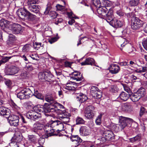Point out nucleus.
Here are the masks:
<instances>
[{
    "label": "nucleus",
    "instance_id": "1",
    "mask_svg": "<svg viewBox=\"0 0 147 147\" xmlns=\"http://www.w3.org/2000/svg\"><path fill=\"white\" fill-rule=\"evenodd\" d=\"M53 104H49L45 103L43 105H38L34 108L35 111H38L39 112H42L47 117L51 116L50 114L51 112H55V109L53 107Z\"/></svg>",
    "mask_w": 147,
    "mask_h": 147
},
{
    "label": "nucleus",
    "instance_id": "2",
    "mask_svg": "<svg viewBox=\"0 0 147 147\" xmlns=\"http://www.w3.org/2000/svg\"><path fill=\"white\" fill-rule=\"evenodd\" d=\"M38 0H28L27 6L28 10L31 12L34 13H38L40 7L36 5L38 3Z\"/></svg>",
    "mask_w": 147,
    "mask_h": 147
},
{
    "label": "nucleus",
    "instance_id": "3",
    "mask_svg": "<svg viewBox=\"0 0 147 147\" xmlns=\"http://www.w3.org/2000/svg\"><path fill=\"white\" fill-rule=\"evenodd\" d=\"M33 94L32 90L29 88H26L22 90L17 94V97L20 99L28 98Z\"/></svg>",
    "mask_w": 147,
    "mask_h": 147
},
{
    "label": "nucleus",
    "instance_id": "4",
    "mask_svg": "<svg viewBox=\"0 0 147 147\" xmlns=\"http://www.w3.org/2000/svg\"><path fill=\"white\" fill-rule=\"evenodd\" d=\"M58 117L61 120H62L65 123H68L70 121V117L71 114L67 112L65 110L62 111L60 109H58L57 111Z\"/></svg>",
    "mask_w": 147,
    "mask_h": 147
},
{
    "label": "nucleus",
    "instance_id": "5",
    "mask_svg": "<svg viewBox=\"0 0 147 147\" xmlns=\"http://www.w3.org/2000/svg\"><path fill=\"white\" fill-rule=\"evenodd\" d=\"M38 78L39 80L42 81H46L50 82H53L52 79L53 78V76L50 71L40 72L38 74Z\"/></svg>",
    "mask_w": 147,
    "mask_h": 147
},
{
    "label": "nucleus",
    "instance_id": "6",
    "mask_svg": "<svg viewBox=\"0 0 147 147\" xmlns=\"http://www.w3.org/2000/svg\"><path fill=\"white\" fill-rule=\"evenodd\" d=\"M95 108L92 105L87 106L85 110V117L87 119H90L92 118L96 114Z\"/></svg>",
    "mask_w": 147,
    "mask_h": 147
},
{
    "label": "nucleus",
    "instance_id": "7",
    "mask_svg": "<svg viewBox=\"0 0 147 147\" xmlns=\"http://www.w3.org/2000/svg\"><path fill=\"white\" fill-rule=\"evenodd\" d=\"M119 130H121L124 128L127 125V123H130L133 120L132 119L129 118L125 117L123 116H120L119 117Z\"/></svg>",
    "mask_w": 147,
    "mask_h": 147
},
{
    "label": "nucleus",
    "instance_id": "8",
    "mask_svg": "<svg viewBox=\"0 0 147 147\" xmlns=\"http://www.w3.org/2000/svg\"><path fill=\"white\" fill-rule=\"evenodd\" d=\"M143 22L137 18H133L131 20V28L134 30L138 29L143 26Z\"/></svg>",
    "mask_w": 147,
    "mask_h": 147
},
{
    "label": "nucleus",
    "instance_id": "9",
    "mask_svg": "<svg viewBox=\"0 0 147 147\" xmlns=\"http://www.w3.org/2000/svg\"><path fill=\"white\" fill-rule=\"evenodd\" d=\"M30 111L26 114V117L28 119H31L34 121L36 119L41 118V117L40 113L38 111Z\"/></svg>",
    "mask_w": 147,
    "mask_h": 147
},
{
    "label": "nucleus",
    "instance_id": "10",
    "mask_svg": "<svg viewBox=\"0 0 147 147\" xmlns=\"http://www.w3.org/2000/svg\"><path fill=\"white\" fill-rule=\"evenodd\" d=\"M20 70L18 67L11 65L9 68L5 69V72L7 75H13L17 73Z\"/></svg>",
    "mask_w": 147,
    "mask_h": 147
},
{
    "label": "nucleus",
    "instance_id": "11",
    "mask_svg": "<svg viewBox=\"0 0 147 147\" xmlns=\"http://www.w3.org/2000/svg\"><path fill=\"white\" fill-rule=\"evenodd\" d=\"M9 123L11 126H17L19 125V117L16 115L9 116L7 117Z\"/></svg>",
    "mask_w": 147,
    "mask_h": 147
},
{
    "label": "nucleus",
    "instance_id": "12",
    "mask_svg": "<svg viewBox=\"0 0 147 147\" xmlns=\"http://www.w3.org/2000/svg\"><path fill=\"white\" fill-rule=\"evenodd\" d=\"M28 11L25 8L23 7L18 9L16 13L20 18L25 20Z\"/></svg>",
    "mask_w": 147,
    "mask_h": 147
},
{
    "label": "nucleus",
    "instance_id": "13",
    "mask_svg": "<svg viewBox=\"0 0 147 147\" xmlns=\"http://www.w3.org/2000/svg\"><path fill=\"white\" fill-rule=\"evenodd\" d=\"M44 130L47 134V137L54 136L55 134L54 133L55 130L50 125H46L44 127Z\"/></svg>",
    "mask_w": 147,
    "mask_h": 147
},
{
    "label": "nucleus",
    "instance_id": "14",
    "mask_svg": "<svg viewBox=\"0 0 147 147\" xmlns=\"http://www.w3.org/2000/svg\"><path fill=\"white\" fill-rule=\"evenodd\" d=\"M10 30L13 34H17L20 32L22 28L20 24L14 23L11 24Z\"/></svg>",
    "mask_w": 147,
    "mask_h": 147
},
{
    "label": "nucleus",
    "instance_id": "15",
    "mask_svg": "<svg viewBox=\"0 0 147 147\" xmlns=\"http://www.w3.org/2000/svg\"><path fill=\"white\" fill-rule=\"evenodd\" d=\"M43 126L44 125L42 124L36 123L34 124L31 129V131L37 134L39 130H42L43 129Z\"/></svg>",
    "mask_w": 147,
    "mask_h": 147
},
{
    "label": "nucleus",
    "instance_id": "16",
    "mask_svg": "<svg viewBox=\"0 0 147 147\" xmlns=\"http://www.w3.org/2000/svg\"><path fill=\"white\" fill-rule=\"evenodd\" d=\"M107 15V16H105L104 17V19L108 23H109L110 25H111L114 19L113 18V11L111 9V8H109V9Z\"/></svg>",
    "mask_w": 147,
    "mask_h": 147
},
{
    "label": "nucleus",
    "instance_id": "17",
    "mask_svg": "<svg viewBox=\"0 0 147 147\" xmlns=\"http://www.w3.org/2000/svg\"><path fill=\"white\" fill-rule=\"evenodd\" d=\"M82 75V74H81V73L76 71L72 73L71 78L76 81H79L82 80L83 79V77Z\"/></svg>",
    "mask_w": 147,
    "mask_h": 147
},
{
    "label": "nucleus",
    "instance_id": "18",
    "mask_svg": "<svg viewBox=\"0 0 147 147\" xmlns=\"http://www.w3.org/2000/svg\"><path fill=\"white\" fill-rule=\"evenodd\" d=\"M23 136L21 133L15 134V136L12 138V142L11 144H14V143L20 142L22 140Z\"/></svg>",
    "mask_w": 147,
    "mask_h": 147
},
{
    "label": "nucleus",
    "instance_id": "19",
    "mask_svg": "<svg viewBox=\"0 0 147 147\" xmlns=\"http://www.w3.org/2000/svg\"><path fill=\"white\" fill-rule=\"evenodd\" d=\"M103 134L106 139L107 140L113 141L114 140V135L111 131L109 130L106 131Z\"/></svg>",
    "mask_w": 147,
    "mask_h": 147
},
{
    "label": "nucleus",
    "instance_id": "20",
    "mask_svg": "<svg viewBox=\"0 0 147 147\" xmlns=\"http://www.w3.org/2000/svg\"><path fill=\"white\" fill-rule=\"evenodd\" d=\"M109 8H107L106 7H100L97 9V12L98 14L101 15L104 18L107 16Z\"/></svg>",
    "mask_w": 147,
    "mask_h": 147
},
{
    "label": "nucleus",
    "instance_id": "21",
    "mask_svg": "<svg viewBox=\"0 0 147 147\" xmlns=\"http://www.w3.org/2000/svg\"><path fill=\"white\" fill-rule=\"evenodd\" d=\"M9 115V110L7 108L2 107H0V115L7 118Z\"/></svg>",
    "mask_w": 147,
    "mask_h": 147
},
{
    "label": "nucleus",
    "instance_id": "22",
    "mask_svg": "<svg viewBox=\"0 0 147 147\" xmlns=\"http://www.w3.org/2000/svg\"><path fill=\"white\" fill-rule=\"evenodd\" d=\"M130 96V95L128 94L127 93L122 92L119 94L117 99L120 100L119 101H126L128 99Z\"/></svg>",
    "mask_w": 147,
    "mask_h": 147
},
{
    "label": "nucleus",
    "instance_id": "23",
    "mask_svg": "<svg viewBox=\"0 0 147 147\" xmlns=\"http://www.w3.org/2000/svg\"><path fill=\"white\" fill-rule=\"evenodd\" d=\"M80 64L82 65H95L94 59L93 58L90 57L87 58L84 61L81 62Z\"/></svg>",
    "mask_w": 147,
    "mask_h": 147
},
{
    "label": "nucleus",
    "instance_id": "24",
    "mask_svg": "<svg viewBox=\"0 0 147 147\" xmlns=\"http://www.w3.org/2000/svg\"><path fill=\"white\" fill-rule=\"evenodd\" d=\"M123 22L122 21L115 18L113 20V21L111 25L113 27L118 28L121 27L123 26Z\"/></svg>",
    "mask_w": 147,
    "mask_h": 147
},
{
    "label": "nucleus",
    "instance_id": "25",
    "mask_svg": "<svg viewBox=\"0 0 147 147\" xmlns=\"http://www.w3.org/2000/svg\"><path fill=\"white\" fill-rule=\"evenodd\" d=\"M120 68L118 65L114 64L111 65L109 70L112 74H117Z\"/></svg>",
    "mask_w": 147,
    "mask_h": 147
},
{
    "label": "nucleus",
    "instance_id": "26",
    "mask_svg": "<svg viewBox=\"0 0 147 147\" xmlns=\"http://www.w3.org/2000/svg\"><path fill=\"white\" fill-rule=\"evenodd\" d=\"M80 133L82 136H87L90 134V132L88 128L86 126H82L80 129Z\"/></svg>",
    "mask_w": 147,
    "mask_h": 147
},
{
    "label": "nucleus",
    "instance_id": "27",
    "mask_svg": "<svg viewBox=\"0 0 147 147\" xmlns=\"http://www.w3.org/2000/svg\"><path fill=\"white\" fill-rule=\"evenodd\" d=\"M71 140L74 142L78 146L82 142V140L78 136H72L71 138Z\"/></svg>",
    "mask_w": 147,
    "mask_h": 147
},
{
    "label": "nucleus",
    "instance_id": "28",
    "mask_svg": "<svg viewBox=\"0 0 147 147\" xmlns=\"http://www.w3.org/2000/svg\"><path fill=\"white\" fill-rule=\"evenodd\" d=\"M28 141L31 144H35L37 143L38 139L36 136L33 135H28Z\"/></svg>",
    "mask_w": 147,
    "mask_h": 147
},
{
    "label": "nucleus",
    "instance_id": "29",
    "mask_svg": "<svg viewBox=\"0 0 147 147\" xmlns=\"http://www.w3.org/2000/svg\"><path fill=\"white\" fill-rule=\"evenodd\" d=\"M77 98H78V100H79L81 103L84 102L88 99L87 96L82 93H80L78 96H77Z\"/></svg>",
    "mask_w": 147,
    "mask_h": 147
},
{
    "label": "nucleus",
    "instance_id": "30",
    "mask_svg": "<svg viewBox=\"0 0 147 147\" xmlns=\"http://www.w3.org/2000/svg\"><path fill=\"white\" fill-rule=\"evenodd\" d=\"M30 88L32 90V93L33 94L32 95V96L34 95L38 99H41L42 98L41 97V94L36 89H34L32 87H31Z\"/></svg>",
    "mask_w": 147,
    "mask_h": 147
},
{
    "label": "nucleus",
    "instance_id": "31",
    "mask_svg": "<svg viewBox=\"0 0 147 147\" xmlns=\"http://www.w3.org/2000/svg\"><path fill=\"white\" fill-rule=\"evenodd\" d=\"M130 96L132 100L134 102L137 101L141 98V97L139 96L136 92L134 94L132 93V94Z\"/></svg>",
    "mask_w": 147,
    "mask_h": 147
},
{
    "label": "nucleus",
    "instance_id": "32",
    "mask_svg": "<svg viewBox=\"0 0 147 147\" xmlns=\"http://www.w3.org/2000/svg\"><path fill=\"white\" fill-rule=\"evenodd\" d=\"M121 107L122 111H127L129 110L131 107V106L129 104L126 103L122 104Z\"/></svg>",
    "mask_w": 147,
    "mask_h": 147
},
{
    "label": "nucleus",
    "instance_id": "33",
    "mask_svg": "<svg viewBox=\"0 0 147 147\" xmlns=\"http://www.w3.org/2000/svg\"><path fill=\"white\" fill-rule=\"evenodd\" d=\"M101 7H107V8H110L109 6L111 5V2L107 0H102L101 1Z\"/></svg>",
    "mask_w": 147,
    "mask_h": 147
},
{
    "label": "nucleus",
    "instance_id": "34",
    "mask_svg": "<svg viewBox=\"0 0 147 147\" xmlns=\"http://www.w3.org/2000/svg\"><path fill=\"white\" fill-rule=\"evenodd\" d=\"M75 121L76 125L83 124L85 122L82 118L79 116H78L75 118Z\"/></svg>",
    "mask_w": 147,
    "mask_h": 147
},
{
    "label": "nucleus",
    "instance_id": "35",
    "mask_svg": "<svg viewBox=\"0 0 147 147\" xmlns=\"http://www.w3.org/2000/svg\"><path fill=\"white\" fill-rule=\"evenodd\" d=\"M136 93L139 96H140L141 98L145 95V89L143 88H140L137 90Z\"/></svg>",
    "mask_w": 147,
    "mask_h": 147
},
{
    "label": "nucleus",
    "instance_id": "36",
    "mask_svg": "<svg viewBox=\"0 0 147 147\" xmlns=\"http://www.w3.org/2000/svg\"><path fill=\"white\" fill-rule=\"evenodd\" d=\"M141 134H139L135 137L130 138L129 140L131 142L133 143L139 141L141 140Z\"/></svg>",
    "mask_w": 147,
    "mask_h": 147
},
{
    "label": "nucleus",
    "instance_id": "37",
    "mask_svg": "<svg viewBox=\"0 0 147 147\" xmlns=\"http://www.w3.org/2000/svg\"><path fill=\"white\" fill-rule=\"evenodd\" d=\"M36 18V16L32 14L28 11L25 20H35Z\"/></svg>",
    "mask_w": 147,
    "mask_h": 147
},
{
    "label": "nucleus",
    "instance_id": "38",
    "mask_svg": "<svg viewBox=\"0 0 147 147\" xmlns=\"http://www.w3.org/2000/svg\"><path fill=\"white\" fill-rule=\"evenodd\" d=\"M53 107H54V109H56L55 110V112H56L57 111H58V109H58V108L62 109L64 108V106L63 105L56 102H55L54 103V104H53Z\"/></svg>",
    "mask_w": 147,
    "mask_h": 147
},
{
    "label": "nucleus",
    "instance_id": "39",
    "mask_svg": "<svg viewBox=\"0 0 147 147\" xmlns=\"http://www.w3.org/2000/svg\"><path fill=\"white\" fill-rule=\"evenodd\" d=\"M129 5L130 6H135L138 5L139 3V0H129Z\"/></svg>",
    "mask_w": 147,
    "mask_h": 147
},
{
    "label": "nucleus",
    "instance_id": "40",
    "mask_svg": "<svg viewBox=\"0 0 147 147\" xmlns=\"http://www.w3.org/2000/svg\"><path fill=\"white\" fill-rule=\"evenodd\" d=\"M45 100L48 102H50V104H53L55 102L53 98L51 95H47L45 98Z\"/></svg>",
    "mask_w": 147,
    "mask_h": 147
},
{
    "label": "nucleus",
    "instance_id": "41",
    "mask_svg": "<svg viewBox=\"0 0 147 147\" xmlns=\"http://www.w3.org/2000/svg\"><path fill=\"white\" fill-rule=\"evenodd\" d=\"M93 3L94 5L98 9L101 7V2L100 0H93Z\"/></svg>",
    "mask_w": 147,
    "mask_h": 147
},
{
    "label": "nucleus",
    "instance_id": "42",
    "mask_svg": "<svg viewBox=\"0 0 147 147\" xmlns=\"http://www.w3.org/2000/svg\"><path fill=\"white\" fill-rule=\"evenodd\" d=\"M92 95L95 98H99L101 97V92L98 90L97 91L95 92L92 94Z\"/></svg>",
    "mask_w": 147,
    "mask_h": 147
},
{
    "label": "nucleus",
    "instance_id": "43",
    "mask_svg": "<svg viewBox=\"0 0 147 147\" xmlns=\"http://www.w3.org/2000/svg\"><path fill=\"white\" fill-rule=\"evenodd\" d=\"M109 90L112 93H116L118 91V88L116 86L112 85L110 86Z\"/></svg>",
    "mask_w": 147,
    "mask_h": 147
},
{
    "label": "nucleus",
    "instance_id": "44",
    "mask_svg": "<svg viewBox=\"0 0 147 147\" xmlns=\"http://www.w3.org/2000/svg\"><path fill=\"white\" fill-rule=\"evenodd\" d=\"M102 115V114H101L100 115H99L96 119L95 122L96 125H100L101 124Z\"/></svg>",
    "mask_w": 147,
    "mask_h": 147
},
{
    "label": "nucleus",
    "instance_id": "45",
    "mask_svg": "<svg viewBox=\"0 0 147 147\" xmlns=\"http://www.w3.org/2000/svg\"><path fill=\"white\" fill-rule=\"evenodd\" d=\"M136 51V49L132 47H131V49L129 50L128 51V53L132 56H134L136 53L135 51Z\"/></svg>",
    "mask_w": 147,
    "mask_h": 147
},
{
    "label": "nucleus",
    "instance_id": "46",
    "mask_svg": "<svg viewBox=\"0 0 147 147\" xmlns=\"http://www.w3.org/2000/svg\"><path fill=\"white\" fill-rule=\"evenodd\" d=\"M11 106L13 109L16 111H19L20 110V108L13 102H11Z\"/></svg>",
    "mask_w": 147,
    "mask_h": 147
},
{
    "label": "nucleus",
    "instance_id": "47",
    "mask_svg": "<svg viewBox=\"0 0 147 147\" xmlns=\"http://www.w3.org/2000/svg\"><path fill=\"white\" fill-rule=\"evenodd\" d=\"M64 128V125L60 121H59L56 128L57 129V130L59 131H61L63 130Z\"/></svg>",
    "mask_w": 147,
    "mask_h": 147
},
{
    "label": "nucleus",
    "instance_id": "48",
    "mask_svg": "<svg viewBox=\"0 0 147 147\" xmlns=\"http://www.w3.org/2000/svg\"><path fill=\"white\" fill-rule=\"evenodd\" d=\"M124 90L127 92L128 94L130 95L132 94V92L130 88L126 85H123Z\"/></svg>",
    "mask_w": 147,
    "mask_h": 147
},
{
    "label": "nucleus",
    "instance_id": "49",
    "mask_svg": "<svg viewBox=\"0 0 147 147\" xmlns=\"http://www.w3.org/2000/svg\"><path fill=\"white\" fill-rule=\"evenodd\" d=\"M5 84L9 88H11L12 87V83L11 81L9 80H6L5 81Z\"/></svg>",
    "mask_w": 147,
    "mask_h": 147
},
{
    "label": "nucleus",
    "instance_id": "50",
    "mask_svg": "<svg viewBox=\"0 0 147 147\" xmlns=\"http://www.w3.org/2000/svg\"><path fill=\"white\" fill-rule=\"evenodd\" d=\"M125 39L124 38H121L120 40L119 45L121 46V47H123L127 43V42H125Z\"/></svg>",
    "mask_w": 147,
    "mask_h": 147
},
{
    "label": "nucleus",
    "instance_id": "51",
    "mask_svg": "<svg viewBox=\"0 0 147 147\" xmlns=\"http://www.w3.org/2000/svg\"><path fill=\"white\" fill-rule=\"evenodd\" d=\"M142 44L144 48L147 51V38L143 39Z\"/></svg>",
    "mask_w": 147,
    "mask_h": 147
},
{
    "label": "nucleus",
    "instance_id": "52",
    "mask_svg": "<svg viewBox=\"0 0 147 147\" xmlns=\"http://www.w3.org/2000/svg\"><path fill=\"white\" fill-rule=\"evenodd\" d=\"M70 84H66L65 89L70 90H73L75 89L76 87L74 86H70Z\"/></svg>",
    "mask_w": 147,
    "mask_h": 147
},
{
    "label": "nucleus",
    "instance_id": "53",
    "mask_svg": "<svg viewBox=\"0 0 147 147\" xmlns=\"http://www.w3.org/2000/svg\"><path fill=\"white\" fill-rule=\"evenodd\" d=\"M59 121L56 120L53 121L51 124V125L53 128L54 127L57 128L58 124L59 123Z\"/></svg>",
    "mask_w": 147,
    "mask_h": 147
},
{
    "label": "nucleus",
    "instance_id": "54",
    "mask_svg": "<svg viewBox=\"0 0 147 147\" xmlns=\"http://www.w3.org/2000/svg\"><path fill=\"white\" fill-rule=\"evenodd\" d=\"M3 27L8 28L10 22L8 20L3 19Z\"/></svg>",
    "mask_w": 147,
    "mask_h": 147
},
{
    "label": "nucleus",
    "instance_id": "55",
    "mask_svg": "<svg viewBox=\"0 0 147 147\" xmlns=\"http://www.w3.org/2000/svg\"><path fill=\"white\" fill-rule=\"evenodd\" d=\"M146 112V110L143 107H141L140 112L139 116L141 117Z\"/></svg>",
    "mask_w": 147,
    "mask_h": 147
},
{
    "label": "nucleus",
    "instance_id": "56",
    "mask_svg": "<svg viewBox=\"0 0 147 147\" xmlns=\"http://www.w3.org/2000/svg\"><path fill=\"white\" fill-rule=\"evenodd\" d=\"M30 46L28 44H26L23 47L22 49L24 51H27L30 49Z\"/></svg>",
    "mask_w": 147,
    "mask_h": 147
},
{
    "label": "nucleus",
    "instance_id": "57",
    "mask_svg": "<svg viewBox=\"0 0 147 147\" xmlns=\"http://www.w3.org/2000/svg\"><path fill=\"white\" fill-rule=\"evenodd\" d=\"M99 90L98 88L95 86H92L90 89L91 94Z\"/></svg>",
    "mask_w": 147,
    "mask_h": 147
},
{
    "label": "nucleus",
    "instance_id": "58",
    "mask_svg": "<svg viewBox=\"0 0 147 147\" xmlns=\"http://www.w3.org/2000/svg\"><path fill=\"white\" fill-rule=\"evenodd\" d=\"M26 69L28 71H31L33 69V67L31 65L27 64L26 66Z\"/></svg>",
    "mask_w": 147,
    "mask_h": 147
},
{
    "label": "nucleus",
    "instance_id": "59",
    "mask_svg": "<svg viewBox=\"0 0 147 147\" xmlns=\"http://www.w3.org/2000/svg\"><path fill=\"white\" fill-rule=\"evenodd\" d=\"M11 57H3L2 59V61L4 63H5L8 61L9 59L11 58Z\"/></svg>",
    "mask_w": 147,
    "mask_h": 147
},
{
    "label": "nucleus",
    "instance_id": "60",
    "mask_svg": "<svg viewBox=\"0 0 147 147\" xmlns=\"http://www.w3.org/2000/svg\"><path fill=\"white\" fill-rule=\"evenodd\" d=\"M57 9L58 10L61 11L64 9L65 7L64 6L60 5L59 4H57L56 6Z\"/></svg>",
    "mask_w": 147,
    "mask_h": 147
},
{
    "label": "nucleus",
    "instance_id": "61",
    "mask_svg": "<svg viewBox=\"0 0 147 147\" xmlns=\"http://www.w3.org/2000/svg\"><path fill=\"white\" fill-rule=\"evenodd\" d=\"M57 39L56 37H53L49 40V42L51 44H52L57 41Z\"/></svg>",
    "mask_w": 147,
    "mask_h": 147
},
{
    "label": "nucleus",
    "instance_id": "62",
    "mask_svg": "<svg viewBox=\"0 0 147 147\" xmlns=\"http://www.w3.org/2000/svg\"><path fill=\"white\" fill-rule=\"evenodd\" d=\"M33 45L34 49L38 50L40 48V46L41 45V44L40 43H34Z\"/></svg>",
    "mask_w": 147,
    "mask_h": 147
},
{
    "label": "nucleus",
    "instance_id": "63",
    "mask_svg": "<svg viewBox=\"0 0 147 147\" xmlns=\"http://www.w3.org/2000/svg\"><path fill=\"white\" fill-rule=\"evenodd\" d=\"M67 14L69 18H76V16L73 14L72 12H67Z\"/></svg>",
    "mask_w": 147,
    "mask_h": 147
},
{
    "label": "nucleus",
    "instance_id": "64",
    "mask_svg": "<svg viewBox=\"0 0 147 147\" xmlns=\"http://www.w3.org/2000/svg\"><path fill=\"white\" fill-rule=\"evenodd\" d=\"M63 20L62 18H57L55 20V24L57 25L58 24L62 22Z\"/></svg>",
    "mask_w": 147,
    "mask_h": 147
}]
</instances>
